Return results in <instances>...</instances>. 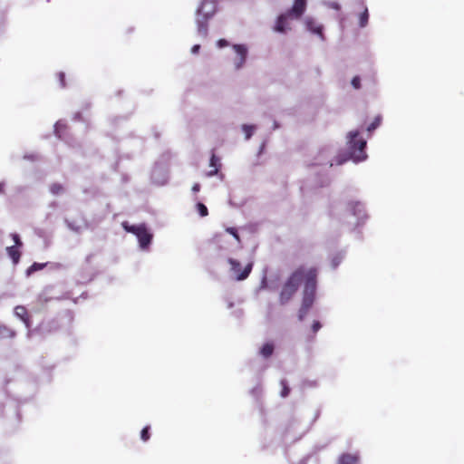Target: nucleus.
Wrapping results in <instances>:
<instances>
[{"label": "nucleus", "instance_id": "obj_27", "mask_svg": "<svg viewBox=\"0 0 464 464\" xmlns=\"http://www.w3.org/2000/svg\"><path fill=\"white\" fill-rule=\"evenodd\" d=\"M226 231L232 235L237 242H240V237L237 233V230L235 227H227Z\"/></svg>", "mask_w": 464, "mask_h": 464}, {"label": "nucleus", "instance_id": "obj_37", "mask_svg": "<svg viewBox=\"0 0 464 464\" xmlns=\"http://www.w3.org/2000/svg\"><path fill=\"white\" fill-rule=\"evenodd\" d=\"M333 7L338 8V5L334 4V5H333Z\"/></svg>", "mask_w": 464, "mask_h": 464}, {"label": "nucleus", "instance_id": "obj_31", "mask_svg": "<svg viewBox=\"0 0 464 464\" xmlns=\"http://www.w3.org/2000/svg\"><path fill=\"white\" fill-rule=\"evenodd\" d=\"M62 127H63V128H66V126H65V125H63V124H62V123H60V122H57V123L55 124V132H56V134L59 136V138H61V134H60V128H62Z\"/></svg>", "mask_w": 464, "mask_h": 464}, {"label": "nucleus", "instance_id": "obj_32", "mask_svg": "<svg viewBox=\"0 0 464 464\" xmlns=\"http://www.w3.org/2000/svg\"><path fill=\"white\" fill-rule=\"evenodd\" d=\"M227 45H228V43H227V40H225V39H220V40H218V46L219 48H223V47H226V46H227Z\"/></svg>", "mask_w": 464, "mask_h": 464}, {"label": "nucleus", "instance_id": "obj_9", "mask_svg": "<svg viewBox=\"0 0 464 464\" xmlns=\"http://www.w3.org/2000/svg\"><path fill=\"white\" fill-rule=\"evenodd\" d=\"M14 314L20 318L27 327H30L31 320L27 309L23 305H17L14 307Z\"/></svg>", "mask_w": 464, "mask_h": 464}, {"label": "nucleus", "instance_id": "obj_19", "mask_svg": "<svg viewBox=\"0 0 464 464\" xmlns=\"http://www.w3.org/2000/svg\"><path fill=\"white\" fill-rule=\"evenodd\" d=\"M50 192L54 196L61 195L64 192V187L60 183H53L50 186Z\"/></svg>", "mask_w": 464, "mask_h": 464}, {"label": "nucleus", "instance_id": "obj_23", "mask_svg": "<svg viewBox=\"0 0 464 464\" xmlns=\"http://www.w3.org/2000/svg\"><path fill=\"white\" fill-rule=\"evenodd\" d=\"M381 123V117H376L374 121L368 126L367 130L372 131L374 130Z\"/></svg>", "mask_w": 464, "mask_h": 464}, {"label": "nucleus", "instance_id": "obj_4", "mask_svg": "<svg viewBox=\"0 0 464 464\" xmlns=\"http://www.w3.org/2000/svg\"><path fill=\"white\" fill-rule=\"evenodd\" d=\"M227 262L230 265V270L235 276L237 281L245 280L248 277L252 271L253 264L248 263L243 269H241V264L233 258H228Z\"/></svg>", "mask_w": 464, "mask_h": 464}, {"label": "nucleus", "instance_id": "obj_10", "mask_svg": "<svg viewBox=\"0 0 464 464\" xmlns=\"http://www.w3.org/2000/svg\"><path fill=\"white\" fill-rule=\"evenodd\" d=\"M359 459L358 454L343 453L339 457L337 464H358Z\"/></svg>", "mask_w": 464, "mask_h": 464}, {"label": "nucleus", "instance_id": "obj_15", "mask_svg": "<svg viewBox=\"0 0 464 464\" xmlns=\"http://www.w3.org/2000/svg\"><path fill=\"white\" fill-rule=\"evenodd\" d=\"M306 26H307L308 30H310L311 32L317 34L319 35L323 34L322 25L316 24L313 19H307Z\"/></svg>", "mask_w": 464, "mask_h": 464}, {"label": "nucleus", "instance_id": "obj_5", "mask_svg": "<svg viewBox=\"0 0 464 464\" xmlns=\"http://www.w3.org/2000/svg\"><path fill=\"white\" fill-rule=\"evenodd\" d=\"M216 3L212 0L202 1L200 6L198 8V14L209 19L216 13Z\"/></svg>", "mask_w": 464, "mask_h": 464}, {"label": "nucleus", "instance_id": "obj_13", "mask_svg": "<svg viewBox=\"0 0 464 464\" xmlns=\"http://www.w3.org/2000/svg\"><path fill=\"white\" fill-rule=\"evenodd\" d=\"M6 253L8 256L12 259L14 265H17L21 258V251L17 246H7Z\"/></svg>", "mask_w": 464, "mask_h": 464}, {"label": "nucleus", "instance_id": "obj_25", "mask_svg": "<svg viewBox=\"0 0 464 464\" xmlns=\"http://www.w3.org/2000/svg\"><path fill=\"white\" fill-rule=\"evenodd\" d=\"M243 130L246 134V139L248 140L253 134L254 127L250 125H243Z\"/></svg>", "mask_w": 464, "mask_h": 464}, {"label": "nucleus", "instance_id": "obj_14", "mask_svg": "<svg viewBox=\"0 0 464 464\" xmlns=\"http://www.w3.org/2000/svg\"><path fill=\"white\" fill-rule=\"evenodd\" d=\"M208 20L204 17L198 18L197 20L198 23V32L200 35L206 37L208 34Z\"/></svg>", "mask_w": 464, "mask_h": 464}, {"label": "nucleus", "instance_id": "obj_29", "mask_svg": "<svg viewBox=\"0 0 464 464\" xmlns=\"http://www.w3.org/2000/svg\"><path fill=\"white\" fill-rule=\"evenodd\" d=\"M321 327H322V325H321L320 322L314 321L312 324V330H313L314 334H315L317 331H319Z\"/></svg>", "mask_w": 464, "mask_h": 464}, {"label": "nucleus", "instance_id": "obj_17", "mask_svg": "<svg viewBox=\"0 0 464 464\" xmlns=\"http://www.w3.org/2000/svg\"><path fill=\"white\" fill-rule=\"evenodd\" d=\"M46 266H47V263H37V262H34L32 266H30L26 269V272H25L26 276H32L34 273L44 269Z\"/></svg>", "mask_w": 464, "mask_h": 464}, {"label": "nucleus", "instance_id": "obj_12", "mask_svg": "<svg viewBox=\"0 0 464 464\" xmlns=\"http://www.w3.org/2000/svg\"><path fill=\"white\" fill-rule=\"evenodd\" d=\"M288 17H289V14L287 13L280 14L277 17V20H276V23L275 25V31H276L278 33H285L286 31V24H287Z\"/></svg>", "mask_w": 464, "mask_h": 464}, {"label": "nucleus", "instance_id": "obj_1", "mask_svg": "<svg viewBox=\"0 0 464 464\" xmlns=\"http://www.w3.org/2000/svg\"><path fill=\"white\" fill-rule=\"evenodd\" d=\"M317 278L318 268L316 266L301 265L289 275L282 285L279 302L283 305L293 298L301 285H304L302 304L298 312L300 321L304 320L314 303Z\"/></svg>", "mask_w": 464, "mask_h": 464}, {"label": "nucleus", "instance_id": "obj_18", "mask_svg": "<svg viewBox=\"0 0 464 464\" xmlns=\"http://www.w3.org/2000/svg\"><path fill=\"white\" fill-rule=\"evenodd\" d=\"M15 336V332L9 328L6 325L0 326V337L2 338H14Z\"/></svg>", "mask_w": 464, "mask_h": 464}, {"label": "nucleus", "instance_id": "obj_26", "mask_svg": "<svg viewBox=\"0 0 464 464\" xmlns=\"http://www.w3.org/2000/svg\"><path fill=\"white\" fill-rule=\"evenodd\" d=\"M11 237H12V239L14 242V246H17L19 248L23 246V242H22V240H21V238H20L18 234L13 233V234H11Z\"/></svg>", "mask_w": 464, "mask_h": 464}, {"label": "nucleus", "instance_id": "obj_24", "mask_svg": "<svg viewBox=\"0 0 464 464\" xmlns=\"http://www.w3.org/2000/svg\"><path fill=\"white\" fill-rule=\"evenodd\" d=\"M281 385H282L281 396L282 397L288 396V394L290 392V389L287 386L286 382L285 380L281 381Z\"/></svg>", "mask_w": 464, "mask_h": 464}, {"label": "nucleus", "instance_id": "obj_3", "mask_svg": "<svg viewBox=\"0 0 464 464\" xmlns=\"http://www.w3.org/2000/svg\"><path fill=\"white\" fill-rule=\"evenodd\" d=\"M122 227L127 232L132 233L138 237L141 248H147L151 243L152 235L148 231L144 224L134 226L129 225L128 222H123Z\"/></svg>", "mask_w": 464, "mask_h": 464}, {"label": "nucleus", "instance_id": "obj_6", "mask_svg": "<svg viewBox=\"0 0 464 464\" xmlns=\"http://www.w3.org/2000/svg\"><path fill=\"white\" fill-rule=\"evenodd\" d=\"M233 49L237 53V58L235 60V68L238 70L242 68V66L246 63L247 49L243 44H234Z\"/></svg>", "mask_w": 464, "mask_h": 464}, {"label": "nucleus", "instance_id": "obj_35", "mask_svg": "<svg viewBox=\"0 0 464 464\" xmlns=\"http://www.w3.org/2000/svg\"><path fill=\"white\" fill-rule=\"evenodd\" d=\"M5 191V186L3 183H0V194L4 193Z\"/></svg>", "mask_w": 464, "mask_h": 464}, {"label": "nucleus", "instance_id": "obj_21", "mask_svg": "<svg viewBox=\"0 0 464 464\" xmlns=\"http://www.w3.org/2000/svg\"><path fill=\"white\" fill-rule=\"evenodd\" d=\"M196 207L201 217H207L208 215V208L203 203L198 202Z\"/></svg>", "mask_w": 464, "mask_h": 464}, {"label": "nucleus", "instance_id": "obj_16", "mask_svg": "<svg viewBox=\"0 0 464 464\" xmlns=\"http://www.w3.org/2000/svg\"><path fill=\"white\" fill-rule=\"evenodd\" d=\"M274 344L272 343H265L260 349V354L264 358H269L274 353Z\"/></svg>", "mask_w": 464, "mask_h": 464}, {"label": "nucleus", "instance_id": "obj_30", "mask_svg": "<svg viewBox=\"0 0 464 464\" xmlns=\"http://www.w3.org/2000/svg\"><path fill=\"white\" fill-rule=\"evenodd\" d=\"M58 77H59V81H60V84L62 87H65L66 86V83H65V74L63 72H59L58 73Z\"/></svg>", "mask_w": 464, "mask_h": 464}, {"label": "nucleus", "instance_id": "obj_28", "mask_svg": "<svg viewBox=\"0 0 464 464\" xmlns=\"http://www.w3.org/2000/svg\"><path fill=\"white\" fill-rule=\"evenodd\" d=\"M353 87L354 89H360L361 88V79L359 76H354L353 79H352V82H351Z\"/></svg>", "mask_w": 464, "mask_h": 464}, {"label": "nucleus", "instance_id": "obj_22", "mask_svg": "<svg viewBox=\"0 0 464 464\" xmlns=\"http://www.w3.org/2000/svg\"><path fill=\"white\" fill-rule=\"evenodd\" d=\"M150 426H146L141 430L140 432V439L143 441H147L150 440Z\"/></svg>", "mask_w": 464, "mask_h": 464}, {"label": "nucleus", "instance_id": "obj_34", "mask_svg": "<svg viewBox=\"0 0 464 464\" xmlns=\"http://www.w3.org/2000/svg\"><path fill=\"white\" fill-rule=\"evenodd\" d=\"M200 49V45L199 44H195L192 48H191V52L193 53H197Z\"/></svg>", "mask_w": 464, "mask_h": 464}, {"label": "nucleus", "instance_id": "obj_7", "mask_svg": "<svg viewBox=\"0 0 464 464\" xmlns=\"http://www.w3.org/2000/svg\"><path fill=\"white\" fill-rule=\"evenodd\" d=\"M306 9V0H295L292 8L287 12L289 16L300 18Z\"/></svg>", "mask_w": 464, "mask_h": 464}, {"label": "nucleus", "instance_id": "obj_8", "mask_svg": "<svg viewBox=\"0 0 464 464\" xmlns=\"http://www.w3.org/2000/svg\"><path fill=\"white\" fill-rule=\"evenodd\" d=\"M348 208L353 216L357 217L358 220H363L366 218L364 207L361 202H350Z\"/></svg>", "mask_w": 464, "mask_h": 464}, {"label": "nucleus", "instance_id": "obj_11", "mask_svg": "<svg viewBox=\"0 0 464 464\" xmlns=\"http://www.w3.org/2000/svg\"><path fill=\"white\" fill-rule=\"evenodd\" d=\"M210 170L207 173L208 177H212L218 174L221 164L219 159L213 153L209 161Z\"/></svg>", "mask_w": 464, "mask_h": 464}, {"label": "nucleus", "instance_id": "obj_20", "mask_svg": "<svg viewBox=\"0 0 464 464\" xmlns=\"http://www.w3.org/2000/svg\"><path fill=\"white\" fill-rule=\"evenodd\" d=\"M368 19H369V14H368V10L365 9L361 14H360V18H359V24H360V26L361 27H364L366 26L367 23H368Z\"/></svg>", "mask_w": 464, "mask_h": 464}, {"label": "nucleus", "instance_id": "obj_2", "mask_svg": "<svg viewBox=\"0 0 464 464\" xmlns=\"http://www.w3.org/2000/svg\"><path fill=\"white\" fill-rule=\"evenodd\" d=\"M358 131L350 132L348 141L349 155L345 159L338 160V164H342L350 159L355 162H359L366 159L367 155L364 150L366 147V141L362 138H358Z\"/></svg>", "mask_w": 464, "mask_h": 464}, {"label": "nucleus", "instance_id": "obj_36", "mask_svg": "<svg viewBox=\"0 0 464 464\" xmlns=\"http://www.w3.org/2000/svg\"><path fill=\"white\" fill-rule=\"evenodd\" d=\"M91 258H92V256H88L86 257V262H91Z\"/></svg>", "mask_w": 464, "mask_h": 464}, {"label": "nucleus", "instance_id": "obj_33", "mask_svg": "<svg viewBox=\"0 0 464 464\" xmlns=\"http://www.w3.org/2000/svg\"><path fill=\"white\" fill-rule=\"evenodd\" d=\"M200 190V185L198 183H195L193 186H192V191L193 192H198Z\"/></svg>", "mask_w": 464, "mask_h": 464}]
</instances>
